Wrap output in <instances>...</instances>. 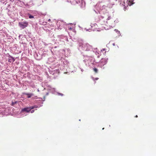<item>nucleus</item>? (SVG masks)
Here are the masks:
<instances>
[{"mask_svg": "<svg viewBox=\"0 0 156 156\" xmlns=\"http://www.w3.org/2000/svg\"><path fill=\"white\" fill-rule=\"evenodd\" d=\"M19 25L20 27L24 29L28 25V23L27 22H20L19 23Z\"/></svg>", "mask_w": 156, "mask_h": 156, "instance_id": "1", "label": "nucleus"}, {"mask_svg": "<svg viewBox=\"0 0 156 156\" xmlns=\"http://www.w3.org/2000/svg\"><path fill=\"white\" fill-rule=\"evenodd\" d=\"M31 111L30 107L25 108L23 109L21 112H29Z\"/></svg>", "mask_w": 156, "mask_h": 156, "instance_id": "2", "label": "nucleus"}, {"mask_svg": "<svg viewBox=\"0 0 156 156\" xmlns=\"http://www.w3.org/2000/svg\"><path fill=\"white\" fill-rule=\"evenodd\" d=\"M107 63V61L106 59L105 58L102 59L101 62H100V64L101 66H104Z\"/></svg>", "mask_w": 156, "mask_h": 156, "instance_id": "3", "label": "nucleus"}, {"mask_svg": "<svg viewBox=\"0 0 156 156\" xmlns=\"http://www.w3.org/2000/svg\"><path fill=\"white\" fill-rule=\"evenodd\" d=\"M15 59L12 57H10L9 58L8 61L9 62H11L14 61Z\"/></svg>", "mask_w": 156, "mask_h": 156, "instance_id": "4", "label": "nucleus"}, {"mask_svg": "<svg viewBox=\"0 0 156 156\" xmlns=\"http://www.w3.org/2000/svg\"><path fill=\"white\" fill-rule=\"evenodd\" d=\"M126 2L127 3L128 5L130 6L133 4V1L131 0H127Z\"/></svg>", "mask_w": 156, "mask_h": 156, "instance_id": "5", "label": "nucleus"}, {"mask_svg": "<svg viewBox=\"0 0 156 156\" xmlns=\"http://www.w3.org/2000/svg\"><path fill=\"white\" fill-rule=\"evenodd\" d=\"M27 95L28 96L27 97L28 98H30L33 95V94H27Z\"/></svg>", "mask_w": 156, "mask_h": 156, "instance_id": "6", "label": "nucleus"}, {"mask_svg": "<svg viewBox=\"0 0 156 156\" xmlns=\"http://www.w3.org/2000/svg\"><path fill=\"white\" fill-rule=\"evenodd\" d=\"M37 108V106L36 105L32 106L30 107V109L31 110L32 109H34V108Z\"/></svg>", "mask_w": 156, "mask_h": 156, "instance_id": "7", "label": "nucleus"}, {"mask_svg": "<svg viewBox=\"0 0 156 156\" xmlns=\"http://www.w3.org/2000/svg\"><path fill=\"white\" fill-rule=\"evenodd\" d=\"M16 102H16V101H15V102L12 101L11 105H12V106H14V105L15 104H16Z\"/></svg>", "mask_w": 156, "mask_h": 156, "instance_id": "8", "label": "nucleus"}, {"mask_svg": "<svg viewBox=\"0 0 156 156\" xmlns=\"http://www.w3.org/2000/svg\"><path fill=\"white\" fill-rule=\"evenodd\" d=\"M29 18L30 19H32L34 18V16H33L30 15L29 14Z\"/></svg>", "mask_w": 156, "mask_h": 156, "instance_id": "9", "label": "nucleus"}, {"mask_svg": "<svg viewBox=\"0 0 156 156\" xmlns=\"http://www.w3.org/2000/svg\"><path fill=\"white\" fill-rule=\"evenodd\" d=\"M94 71L96 73H97V72H98V69H94Z\"/></svg>", "mask_w": 156, "mask_h": 156, "instance_id": "10", "label": "nucleus"}, {"mask_svg": "<svg viewBox=\"0 0 156 156\" xmlns=\"http://www.w3.org/2000/svg\"><path fill=\"white\" fill-rule=\"evenodd\" d=\"M34 112V110H32V111H31V112L32 113Z\"/></svg>", "mask_w": 156, "mask_h": 156, "instance_id": "11", "label": "nucleus"}, {"mask_svg": "<svg viewBox=\"0 0 156 156\" xmlns=\"http://www.w3.org/2000/svg\"><path fill=\"white\" fill-rule=\"evenodd\" d=\"M51 19H49L48 20V22H50V21H51Z\"/></svg>", "mask_w": 156, "mask_h": 156, "instance_id": "12", "label": "nucleus"}, {"mask_svg": "<svg viewBox=\"0 0 156 156\" xmlns=\"http://www.w3.org/2000/svg\"><path fill=\"white\" fill-rule=\"evenodd\" d=\"M98 79V78H95V80H97Z\"/></svg>", "mask_w": 156, "mask_h": 156, "instance_id": "13", "label": "nucleus"}, {"mask_svg": "<svg viewBox=\"0 0 156 156\" xmlns=\"http://www.w3.org/2000/svg\"><path fill=\"white\" fill-rule=\"evenodd\" d=\"M135 117L137 118L138 117V116L137 115H136Z\"/></svg>", "mask_w": 156, "mask_h": 156, "instance_id": "14", "label": "nucleus"}, {"mask_svg": "<svg viewBox=\"0 0 156 156\" xmlns=\"http://www.w3.org/2000/svg\"><path fill=\"white\" fill-rule=\"evenodd\" d=\"M127 7H125V9H127Z\"/></svg>", "mask_w": 156, "mask_h": 156, "instance_id": "15", "label": "nucleus"}, {"mask_svg": "<svg viewBox=\"0 0 156 156\" xmlns=\"http://www.w3.org/2000/svg\"><path fill=\"white\" fill-rule=\"evenodd\" d=\"M69 29H70V30L72 29V28H71V27H70V28H69Z\"/></svg>", "mask_w": 156, "mask_h": 156, "instance_id": "16", "label": "nucleus"}, {"mask_svg": "<svg viewBox=\"0 0 156 156\" xmlns=\"http://www.w3.org/2000/svg\"><path fill=\"white\" fill-rule=\"evenodd\" d=\"M104 129V128H103L102 129Z\"/></svg>", "mask_w": 156, "mask_h": 156, "instance_id": "17", "label": "nucleus"}]
</instances>
